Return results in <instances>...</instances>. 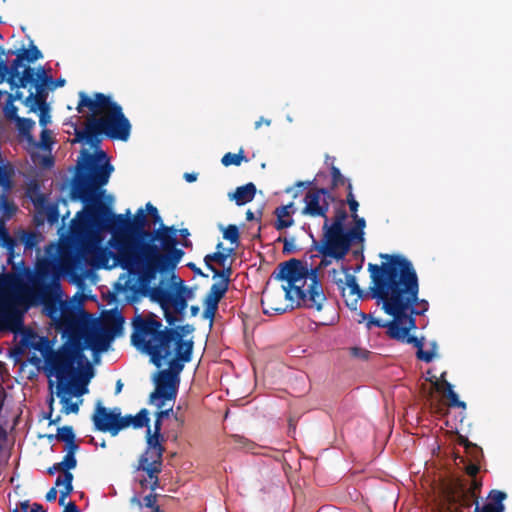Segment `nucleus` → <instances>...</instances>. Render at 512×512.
<instances>
[{
    "label": "nucleus",
    "instance_id": "1",
    "mask_svg": "<svg viewBox=\"0 0 512 512\" xmlns=\"http://www.w3.org/2000/svg\"><path fill=\"white\" fill-rule=\"evenodd\" d=\"M83 153L86 160L77 168L71 194L74 199L84 203L85 208L77 213L70 226L76 249L60 252L62 271L77 276L85 254L94 246L98 233L102 231L111 232L108 243L116 250V253H112L105 249L102 257H113L115 263L135 276L142 287H148L159 274L174 271L185 254L177 248L178 230L164 224L153 231L146 229L148 220L142 208L136 211L133 218L130 217V210L125 215L113 214L111 207L101 198L105 194L102 187L108 183L114 167L106 159L104 151L97 152V156Z\"/></svg>",
    "mask_w": 512,
    "mask_h": 512
},
{
    "label": "nucleus",
    "instance_id": "2",
    "mask_svg": "<svg viewBox=\"0 0 512 512\" xmlns=\"http://www.w3.org/2000/svg\"><path fill=\"white\" fill-rule=\"evenodd\" d=\"M384 261L378 265L369 263L371 297L381 303L385 312V304L393 302L397 297H409L410 304L399 317L414 318L423 315L429 307L428 301L419 300V281L412 262L401 254L380 253Z\"/></svg>",
    "mask_w": 512,
    "mask_h": 512
},
{
    "label": "nucleus",
    "instance_id": "3",
    "mask_svg": "<svg viewBox=\"0 0 512 512\" xmlns=\"http://www.w3.org/2000/svg\"><path fill=\"white\" fill-rule=\"evenodd\" d=\"M132 327V345L147 354L156 367L163 365L164 358L173 356L191 361L194 342L185 336L194 332L192 324L164 326L156 314L148 312L137 314L132 320Z\"/></svg>",
    "mask_w": 512,
    "mask_h": 512
},
{
    "label": "nucleus",
    "instance_id": "4",
    "mask_svg": "<svg viewBox=\"0 0 512 512\" xmlns=\"http://www.w3.org/2000/svg\"><path fill=\"white\" fill-rule=\"evenodd\" d=\"M84 108L91 111L85 128L75 130L76 141L85 142L96 147L101 142V135L126 142L131 134V124L123 113L122 107L110 96L97 92L93 98L85 92H79L77 111L83 113Z\"/></svg>",
    "mask_w": 512,
    "mask_h": 512
},
{
    "label": "nucleus",
    "instance_id": "5",
    "mask_svg": "<svg viewBox=\"0 0 512 512\" xmlns=\"http://www.w3.org/2000/svg\"><path fill=\"white\" fill-rule=\"evenodd\" d=\"M276 280L286 281L284 297L296 302L298 307L322 310L326 301L323 286L317 277V270H309L301 260L291 258L278 264L272 273Z\"/></svg>",
    "mask_w": 512,
    "mask_h": 512
},
{
    "label": "nucleus",
    "instance_id": "6",
    "mask_svg": "<svg viewBox=\"0 0 512 512\" xmlns=\"http://www.w3.org/2000/svg\"><path fill=\"white\" fill-rule=\"evenodd\" d=\"M6 265L0 263V332L20 333V345L31 349L38 334L24 327V304L19 279L12 273H4Z\"/></svg>",
    "mask_w": 512,
    "mask_h": 512
},
{
    "label": "nucleus",
    "instance_id": "7",
    "mask_svg": "<svg viewBox=\"0 0 512 512\" xmlns=\"http://www.w3.org/2000/svg\"><path fill=\"white\" fill-rule=\"evenodd\" d=\"M480 470L479 462H471L465 467L470 480L451 479L442 483L441 498L443 506L450 512H464L470 510L474 502L480 498L482 479L477 478Z\"/></svg>",
    "mask_w": 512,
    "mask_h": 512
},
{
    "label": "nucleus",
    "instance_id": "8",
    "mask_svg": "<svg viewBox=\"0 0 512 512\" xmlns=\"http://www.w3.org/2000/svg\"><path fill=\"white\" fill-rule=\"evenodd\" d=\"M83 347L61 344L47 358L45 370L48 376H55L58 383L69 378H75L86 368L91 370V364L84 354Z\"/></svg>",
    "mask_w": 512,
    "mask_h": 512
},
{
    "label": "nucleus",
    "instance_id": "9",
    "mask_svg": "<svg viewBox=\"0 0 512 512\" xmlns=\"http://www.w3.org/2000/svg\"><path fill=\"white\" fill-rule=\"evenodd\" d=\"M91 418L95 430L110 433L111 436L118 435L121 430L130 426L139 429L150 424L149 413L145 408L141 409L135 416L130 414L122 416L119 407L108 409L102 405L101 401L96 403Z\"/></svg>",
    "mask_w": 512,
    "mask_h": 512
},
{
    "label": "nucleus",
    "instance_id": "10",
    "mask_svg": "<svg viewBox=\"0 0 512 512\" xmlns=\"http://www.w3.org/2000/svg\"><path fill=\"white\" fill-rule=\"evenodd\" d=\"M334 203L336 204L334 207V216L330 219L326 214L322 226V235L330 238L332 242L342 241L345 243L348 242L351 245L362 244L365 240L364 230L366 220L358 219L357 225L354 224L352 227L346 229L345 221L348 218V214L345 209V201L336 198Z\"/></svg>",
    "mask_w": 512,
    "mask_h": 512
},
{
    "label": "nucleus",
    "instance_id": "11",
    "mask_svg": "<svg viewBox=\"0 0 512 512\" xmlns=\"http://www.w3.org/2000/svg\"><path fill=\"white\" fill-rule=\"evenodd\" d=\"M153 299L157 301L163 310L164 318L169 326L182 322L185 318V310L188 300L192 297V290L182 282L176 289L155 288Z\"/></svg>",
    "mask_w": 512,
    "mask_h": 512
},
{
    "label": "nucleus",
    "instance_id": "12",
    "mask_svg": "<svg viewBox=\"0 0 512 512\" xmlns=\"http://www.w3.org/2000/svg\"><path fill=\"white\" fill-rule=\"evenodd\" d=\"M189 361L179 360L178 357L163 359V364L168 365L167 369L161 370L156 379V389L150 394V402L155 403L157 408H162L163 400H174L177 396L179 374Z\"/></svg>",
    "mask_w": 512,
    "mask_h": 512
},
{
    "label": "nucleus",
    "instance_id": "13",
    "mask_svg": "<svg viewBox=\"0 0 512 512\" xmlns=\"http://www.w3.org/2000/svg\"><path fill=\"white\" fill-rule=\"evenodd\" d=\"M410 298L407 296L397 297L393 302L385 304V313L393 317L391 327V339L400 341L402 343L412 344L418 349L423 347V338H417L416 336L410 335L411 330H415L416 320L415 318H404L399 317L403 310L407 309L410 304Z\"/></svg>",
    "mask_w": 512,
    "mask_h": 512
},
{
    "label": "nucleus",
    "instance_id": "14",
    "mask_svg": "<svg viewBox=\"0 0 512 512\" xmlns=\"http://www.w3.org/2000/svg\"><path fill=\"white\" fill-rule=\"evenodd\" d=\"M43 235L35 230L18 228L10 234L7 228L0 224V246L6 250V264H14V259L20 257V252L16 251L19 245L24 246V252H32L39 249V244L43 241Z\"/></svg>",
    "mask_w": 512,
    "mask_h": 512
},
{
    "label": "nucleus",
    "instance_id": "15",
    "mask_svg": "<svg viewBox=\"0 0 512 512\" xmlns=\"http://www.w3.org/2000/svg\"><path fill=\"white\" fill-rule=\"evenodd\" d=\"M57 292H61L59 277L55 273V266L49 260L39 261L31 279L29 296L34 302H39Z\"/></svg>",
    "mask_w": 512,
    "mask_h": 512
},
{
    "label": "nucleus",
    "instance_id": "16",
    "mask_svg": "<svg viewBox=\"0 0 512 512\" xmlns=\"http://www.w3.org/2000/svg\"><path fill=\"white\" fill-rule=\"evenodd\" d=\"M349 270V267L342 266V273L344 274V277H342L341 273L336 269H332L330 271V275L332 277V282L336 284L338 289L341 291V295L344 298L346 306L350 310L356 311L358 300L363 298L364 292L358 285L356 277L350 274Z\"/></svg>",
    "mask_w": 512,
    "mask_h": 512
},
{
    "label": "nucleus",
    "instance_id": "17",
    "mask_svg": "<svg viewBox=\"0 0 512 512\" xmlns=\"http://www.w3.org/2000/svg\"><path fill=\"white\" fill-rule=\"evenodd\" d=\"M314 249L322 256L319 265L311 270H317V277L321 269L326 268L332 260L340 261L349 253L352 245L342 241L332 242L330 238L323 236L319 241L313 240Z\"/></svg>",
    "mask_w": 512,
    "mask_h": 512
},
{
    "label": "nucleus",
    "instance_id": "18",
    "mask_svg": "<svg viewBox=\"0 0 512 512\" xmlns=\"http://www.w3.org/2000/svg\"><path fill=\"white\" fill-rule=\"evenodd\" d=\"M336 201V197L328 188H311L304 197L305 206L302 214L310 217L326 218L331 203Z\"/></svg>",
    "mask_w": 512,
    "mask_h": 512
},
{
    "label": "nucleus",
    "instance_id": "19",
    "mask_svg": "<svg viewBox=\"0 0 512 512\" xmlns=\"http://www.w3.org/2000/svg\"><path fill=\"white\" fill-rule=\"evenodd\" d=\"M61 292L39 301L46 315L54 322L56 329L77 319L79 316L72 306L60 300Z\"/></svg>",
    "mask_w": 512,
    "mask_h": 512
},
{
    "label": "nucleus",
    "instance_id": "20",
    "mask_svg": "<svg viewBox=\"0 0 512 512\" xmlns=\"http://www.w3.org/2000/svg\"><path fill=\"white\" fill-rule=\"evenodd\" d=\"M5 55H9L8 51L6 52L3 46H0V83L3 81H7L11 88H26L29 81L32 79L33 68L29 65L24 66L22 71V75L13 74L12 63L10 65L7 64Z\"/></svg>",
    "mask_w": 512,
    "mask_h": 512
},
{
    "label": "nucleus",
    "instance_id": "21",
    "mask_svg": "<svg viewBox=\"0 0 512 512\" xmlns=\"http://www.w3.org/2000/svg\"><path fill=\"white\" fill-rule=\"evenodd\" d=\"M163 460L139 458L138 464L135 468L138 472H143L144 475L139 479V484L142 489H150L155 491L159 485V474L162 471Z\"/></svg>",
    "mask_w": 512,
    "mask_h": 512
},
{
    "label": "nucleus",
    "instance_id": "22",
    "mask_svg": "<svg viewBox=\"0 0 512 512\" xmlns=\"http://www.w3.org/2000/svg\"><path fill=\"white\" fill-rule=\"evenodd\" d=\"M15 174L16 171L14 165L9 161L2 159L0 156V187L2 188L0 204L9 213L16 210V206L13 202L8 200L6 195L14 186Z\"/></svg>",
    "mask_w": 512,
    "mask_h": 512
},
{
    "label": "nucleus",
    "instance_id": "23",
    "mask_svg": "<svg viewBox=\"0 0 512 512\" xmlns=\"http://www.w3.org/2000/svg\"><path fill=\"white\" fill-rule=\"evenodd\" d=\"M57 330L62 334V338H65V341L62 344H69L74 347H83V349H85L83 343L88 333L89 325L84 319L78 317Z\"/></svg>",
    "mask_w": 512,
    "mask_h": 512
},
{
    "label": "nucleus",
    "instance_id": "24",
    "mask_svg": "<svg viewBox=\"0 0 512 512\" xmlns=\"http://www.w3.org/2000/svg\"><path fill=\"white\" fill-rule=\"evenodd\" d=\"M93 377V368H87L80 372L75 378H69L57 384L56 394H69L71 396L81 397L88 392L87 385Z\"/></svg>",
    "mask_w": 512,
    "mask_h": 512
},
{
    "label": "nucleus",
    "instance_id": "25",
    "mask_svg": "<svg viewBox=\"0 0 512 512\" xmlns=\"http://www.w3.org/2000/svg\"><path fill=\"white\" fill-rule=\"evenodd\" d=\"M228 291L227 283L225 281H217L213 283L204 297L203 305V318L210 320V325L213 323V319L218 310V305L221 299L225 296Z\"/></svg>",
    "mask_w": 512,
    "mask_h": 512
},
{
    "label": "nucleus",
    "instance_id": "26",
    "mask_svg": "<svg viewBox=\"0 0 512 512\" xmlns=\"http://www.w3.org/2000/svg\"><path fill=\"white\" fill-rule=\"evenodd\" d=\"M113 339L112 335L101 327L97 329L89 327L83 346H85V350L90 349L95 353L105 352L108 350Z\"/></svg>",
    "mask_w": 512,
    "mask_h": 512
},
{
    "label": "nucleus",
    "instance_id": "27",
    "mask_svg": "<svg viewBox=\"0 0 512 512\" xmlns=\"http://www.w3.org/2000/svg\"><path fill=\"white\" fill-rule=\"evenodd\" d=\"M8 54L16 55V58L12 61V70L15 75H22L20 68L23 67V62L34 63L35 61L42 59L43 54L36 45L31 41L28 49L21 48L16 51L8 50Z\"/></svg>",
    "mask_w": 512,
    "mask_h": 512
},
{
    "label": "nucleus",
    "instance_id": "28",
    "mask_svg": "<svg viewBox=\"0 0 512 512\" xmlns=\"http://www.w3.org/2000/svg\"><path fill=\"white\" fill-rule=\"evenodd\" d=\"M147 427V447L145 451L140 455L139 458H148V459H156L163 460V453L165 451L164 446L161 441L163 440V436L161 434L151 433L150 425Z\"/></svg>",
    "mask_w": 512,
    "mask_h": 512
},
{
    "label": "nucleus",
    "instance_id": "29",
    "mask_svg": "<svg viewBox=\"0 0 512 512\" xmlns=\"http://www.w3.org/2000/svg\"><path fill=\"white\" fill-rule=\"evenodd\" d=\"M46 86V81L36 83L33 85L35 92L30 89L28 96L24 98L23 104L29 108L30 112H37L40 106L48 105Z\"/></svg>",
    "mask_w": 512,
    "mask_h": 512
},
{
    "label": "nucleus",
    "instance_id": "30",
    "mask_svg": "<svg viewBox=\"0 0 512 512\" xmlns=\"http://www.w3.org/2000/svg\"><path fill=\"white\" fill-rule=\"evenodd\" d=\"M124 317L117 310L107 312L101 321V328L111 334L113 338L123 331Z\"/></svg>",
    "mask_w": 512,
    "mask_h": 512
},
{
    "label": "nucleus",
    "instance_id": "31",
    "mask_svg": "<svg viewBox=\"0 0 512 512\" xmlns=\"http://www.w3.org/2000/svg\"><path fill=\"white\" fill-rule=\"evenodd\" d=\"M295 212L294 203L290 202L287 205L279 206L275 209L274 214L276 221L274 227L276 230L281 231L294 225L292 214Z\"/></svg>",
    "mask_w": 512,
    "mask_h": 512
},
{
    "label": "nucleus",
    "instance_id": "32",
    "mask_svg": "<svg viewBox=\"0 0 512 512\" xmlns=\"http://www.w3.org/2000/svg\"><path fill=\"white\" fill-rule=\"evenodd\" d=\"M282 296V292L273 293L268 290H264L261 299V306L263 308V312L266 314H281L285 312L286 307L276 303V299L281 300Z\"/></svg>",
    "mask_w": 512,
    "mask_h": 512
},
{
    "label": "nucleus",
    "instance_id": "33",
    "mask_svg": "<svg viewBox=\"0 0 512 512\" xmlns=\"http://www.w3.org/2000/svg\"><path fill=\"white\" fill-rule=\"evenodd\" d=\"M256 191L255 184L249 182L243 186L237 187L233 194H229V197L234 200L238 206H242L254 199Z\"/></svg>",
    "mask_w": 512,
    "mask_h": 512
},
{
    "label": "nucleus",
    "instance_id": "34",
    "mask_svg": "<svg viewBox=\"0 0 512 512\" xmlns=\"http://www.w3.org/2000/svg\"><path fill=\"white\" fill-rule=\"evenodd\" d=\"M73 478L72 473H65V475H59L55 481L56 487L64 486V488L60 490L59 505L61 506L65 507V500L73 491Z\"/></svg>",
    "mask_w": 512,
    "mask_h": 512
},
{
    "label": "nucleus",
    "instance_id": "35",
    "mask_svg": "<svg viewBox=\"0 0 512 512\" xmlns=\"http://www.w3.org/2000/svg\"><path fill=\"white\" fill-rule=\"evenodd\" d=\"M24 100L23 92L17 90L14 94H7V101L4 107L5 117L9 120L16 121L18 116V108L14 105V101Z\"/></svg>",
    "mask_w": 512,
    "mask_h": 512
},
{
    "label": "nucleus",
    "instance_id": "36",
    "mask_svg": "<svg viewBox=\"0 0 512 512\" xmlns=\"http://www.w3.org/2000/svg\"><path fill=\"white\" fill-rule=\"evenodd\" d=\"M31 349L40 352L45 364L47 363V358L55 351L53 343L47 336H38L35 342H33Z\"/></svg>",
    "mask_w": 512,
    "mask_h": 512
},
{
    "label": "nucleus",
    "instance_id": "37",
    "mask_svg": "<svg viewBox=\"0 0 512 512\" xmlns=\"http://www.w3.org/2000/svg\"><path fill=\"white\" fill-rule=\"evenodd\" d=\"M57 396L60 398V403L62 404V413L68 415L70 413L77 414L79 412V405L83 402L82 399L78 402H72L71 395L69 394H61Z\"/></svg>",
    "mask_w": 512,
    "mask_h": 512
},
{
    "label": "nucleus",
    "instance_id": "38",
    "mask_svg": "<svg viewBox=\"0 0 512 512\" xmlns=\"http://www.w3.org/2000/svg\"><path fill=\"white\" fill-rule=\"evenodd\" d=\"M15 122H16V126H17L19 134L21 136L27 138L28 140H31L32 139L31 131L35 126L34 120H32L30 118L20 117V118H17V120Z\"/></svg>",
    "mask_w": 512,
    "mask_h": 512
},
{
    "label": "nucleus",
    "instance_id": "39",
    "mask_svg": "<svg viewBox=\"0 0 512 512\" xmlns=\"http://www.w3.org/2000/svg\"><path fill=\"white\" fill-rule=\"evenodd\" d=\"M243 161H248V159L244 155V150L241 148L238 153H226L222 159L221 163L228 167L230 165L239 166Z\"/></svg>",
    "mask_w": 512,
    "mask_h": 512
},
{
    "label": "nucleus",
    "instance_id": "40",
    "mask_svg": "<svg viewBox=\"0 0 512 512\" xmlns=\"http://www.w3.org/2000/svg\"><path fill=\"white\" fill-rule=\"evenodd\" d=\"M507 495L505 492L500 490H491L489 492L488 498L490 499V502L486 503L487 505H492L493 507H496V509H499L500 512H504L505 507L502 503L504 499H506Z\"/></svg>",
    "mask_w": 512,
    "mask_h": 512
},
{
    "label": "nucleus",
    "instance_id": "41",
    "mask_svg": "<svg viewBox=\"0 0 512 512\" xmlns=\"http://www.w3.org/2000/svg\"><path fill=\"white\" fill-rule=\"evenodd\" d=\"M330 173L332 180L331 186L328 189H330L332 193L337 187L345 185L348 179L342 175L340 169L336 166H331Z\"/></svg>",
    "mask_w": 512,
    "mask_h": 512
},
{
    "label": "nucleus",
    "instance_id": "42",
    "mask_svg": "<svg viewBox=\"0 0 512 512\" xmlns=\"http://www.w3.org/2000/svg\"><path fill=\"white\" fill-rule=\"evenodd\" d=\"M56 440L67 443L74 439H76L74 429L70 425H65L63 427H59L57 429V433L55 434Z\"/></svg>",
    "mask_w": 512,
    "mask_h": 512
},
{
    "label": "nucleus",
    "instance_id": "43",
    "mask_svg": "<svg viewBox=\"0 0 512 512\" xmlns=\"http://www.w3.org/2000/svg\"><path fill=\"white\" fill-rule=\"evenodd\" d=\"M373 326L380 328H387V335L391 338V327L392 320L383 321L381 319L374 318L372 314L369 315L368 321L366 322V327L370 330Z\"/></svg>",
    "mask_w": 512,
    "mask_h": 512
},
{
    "label": "nucleus",
    "instance_id": "44",
    "mask_svg": "<svg viewBox=\"0 0 512 512\" xmlns=\"http://www.w3.org/2000/svg\"><path fill=\"white\" fill-rule=\"evenodd\" d=\"M44 81H46V85H48V83L52 82V77L46 74L45 69L42 66H40L37 71L33 68L32 79L28 84L35 85L36 83Z\"/></svg>",
    "mask_w": 512,
    "mask_h": 512
},
{
    "label": "nucleus",
    "instance_id": "45",
    "mask_svg": "<svg viewBox=\"0 0 512 512\" xmlns=\"http://www.w3.org/2000/svg\"><path fill=\"white\" fill-rule=\"evenodd\" d=\"M43 212L45 214L46 220L51 225L55 224L59 220V211L56 205L47 204L43 206Z\"/></svg>",
    "mask_w": 512,
    "mask_h": 512
},
{
    "label": "nucleus",
    "instance_id": "46",
    "mask_svg": "<svg viewBox=\"0 0 512 512\" xmlns=\"http://www.w3.org/2000/svg\"><path fill=\"white\" fill-rule=\"evenodd\" d=\"M224 239L230 241L232 244L238 245L239 243V230L236 225L230 224L223 231Z\"/></svg>",
    "mask_w": 512,
    "mask_h": 512
},
{
    "label": "nucleus",
    "instance_id": "47",
    "mask_svg": "<svg viewBox=\"0 0 512 512\" xmlns=\"http://www.w3.org/2000/svg\"><path fill=\"white\" fill-rule=\"evenodd\" d=\"M232 267H224L222 270H218L217 268L213 271V279L219 278V281H225L227 283V287L229 288L230 276L232 275Z\"/></svg>",
    "mask_w": 512,
    "mask_h": 512
},
{
    "label": "nucleus",
    "instance_id": "48",
    "mask_svg": "<svg viewBox=\"0 0 512 512\" xmlns=\"http://www.w3.org/2000/svg\"><path fill=\"white\" fill-rule=\"evenodd\" d=\"M60 463L61 466L64 468V474L71 473L70 470L74 469L77 466L76 457L70 454H66Z\"/></svg>",
    "mask_w": 512,
    "mask_h": 512
},
{
    "label": "nucleus",
    "instance_id": "49",
    "mask_svg": "<svg viewBox=\"0 0 512 512\" xmlns=\"http://www.w3.org/2000/svg\"><path fill=\"white\" fill-rule=\"evenodd\" d=\"M37 111H39V124L45 128L51 122L49 106H40Z\"/></svg>",
    "mask_w": 512,
    "mask_h": 512
},
{
    "label": "nucleus",
    "instance_id": "50",
    "mask_svg": "<svg viewBox=\"0 0 512 512\" xmlns=\"http://www.w3.org/2000/svg\"><path fill=\"white\" fill-rule=\"evenodd\" d=\"M20 508L22 512H46V510L41 504L34 503L32 505H29L28 501L21 502Z\"/></svg>",
    "mask_w": 512,
    "mask_h": 512
},
{
    "label": "nucleus",
    "instance_id": "51",
    "mask_svg": "<svg viewBox=\"0 0 512 512\" xmlns=\"http://www.w3.org/2000/svg\"><path fill=\"white\" fill-rule=\"evenodd\" d=\"M160 495L155 493L154 491H151L148 495H146L143 499V506L147 508H152L157 506V500Z\"/></svg>",
    "mask_w": 512,
    "mask_h": 512
},
{
    "label": "nucleus",
    "instance_id": "52",
    "mask_svg": "<svg viewBox=\"0 0 512 512\" xmlns=\"http://www.w3.org/2000/svg\"><path fill=\"white\" fill-rule=\"evenodd\" d=\"M466 453L470 456L473 462H480V460L483 458V451L476 444L473 445V448H471L470 451H466Z\"/></svg>",
    "mask_w": 512,
    "mask_h": 512
},
{
    "label": "nucleus",
    "instance_id": "53",
    "mask_svg": "<svg viewBox=\"0 0 512 512\" xmlns=\"http://www.w3.org/2000/svg\"><path fill=\"white\" fill-rule=\"evenodd\" d=\"M346 204L349 206V210L351 212V217L353 219L354 224L357 225L358 219H364L363 217H360L357 213L358 208H359V202L356 200V201L348 202Z\"/></svg>",
    "mask_w": 512,
    "mask_h": 512
},
{
    "label": "nucleus",
    "instance_id": "54",
    "mask_svg": "<svg viewBox=\"0 0 512 512\" xmlns=\"http://www.w3.org/2000/svg\"><path fill=\"white\" fill-rule=\"evenodd\" d=\"M416 356L419 360L429 363L434 358V353L432 351H424L423 347L417 350Z\"/></svg>",
    "mask_w": 512,
    "mask_h": 512
},
{
    "label": "nucleus",
    "instance_id": "55",
    "mask_svg": "<svg viewBox=\"0 0 512 512\" xmlns=\"http://www.w3.org/2000/svg\"><path fill=\"white\" fill-rule=\"evenodd\" d=\"M447 398L451 407L456 406V404L460 401L451 384H447Z\"/></svg>",
    "mask_w": 512,
    "mask_h": 512
},
{
    "label": "nucleus",
    "instance_id": "56",
    "mask_svg": "<svg viewBox=\"0 0 512 512\" xmlns=\"http://www.w3.org/2000/svg\"><path fill=\"white\" fill-rule=\"evenodd\" d=\"M297 250L295 245V238L291 237L288 241H285V244L283 246V253L288 255L292 254Z\"/></svg>",
    "mask_w": 512,
    "mask_h": 512
},
{
    "label": "nucleus",
    "instance_id": "57",
    "mask_svg": "<svg viewBox=\"0 0 512 512\" xmlns=\"http://www.w3.org/2000/svg\"><path fill=\"white\" fill-rule=\"evenodd\" d=\"M146 210L151 215V217L153 218V221L155 223L161 221V217H160V215L158 213L157 208L155 206H153L150 202H148L146 204Z\"/></svg>",
    "mask_w": 512,
    "mask_h": 512
},
{
    "label": "nucleus",
    "instance_id": "58",
    "mask_svg": "<svg viewBox=\"0 0 512 512\" xmlns=\"http://www.w3.org/2000/svg\"><path fill=\"white\" fill-rule=\"evenodd\" d=\"M351 354L354 357L367 359L370 354V351L363 349V348H359V347H353V348H351Z\"/></svg>",
    "mask_w": 512,
    "mask_h": 512
},
{
    "label": "nucleus",
    "instance_id": "59",
    "mask_svg": "<svg viewBox=\"0 0 512 512\" xmlns=\"http://www.w3.org/2000/svg\"><path fill=\"white\" fill-rule=\"evenodd\" d=\"M79 450V445L76 443V439L65 443L66 454L74 455Z\"/></svg>",
    "mask_w": 512,
    "mask_h": 512
},
{
    "label": "nucleus",
    "instance_id": "60",
    "mask_svg": "<svg viewBox=\"0 0 512 512\" xmlns=\"http://www.w3.org/2000/svg\"><path fill=\"white\" fill-rule=\"evenodd\" d=\"M216 256H217V251L212 253V254H207L205 257H204V262H205V265L206 267L210 270V271H214L216 268L214 267V265L212 264V262H215L216 260Z\"/></svg>",
    "mask_w": 512,
    "mask_h": 512
},
{
    "label": "nucleus",
    "instance_id": "61",
    "mask_svg": "<svg viewBox=\"0 0 512 512\" xmlns=\"http://www.w3.org/2000/svg\"><path fill=\"white\" fill-rule=\"evenodd\" d=\"M458 444H459V445H461V446H463V447L465 448V450H466V451H470V450H471V448H473V445H474V443L470 442V441L468 440V438H466V437H464V436H462V435H460V436L458 437Z\"/></svg>",
    "mask_w": 512,
    "mask_h": 512
},
{
    "label": "nucleus",
    "instance_id": "62",
    "mask_svg": "<svg viewBox=\"0 0 512 512\" xmlns=\"http://www.w3.org/2000/svg\"><path fill=\"white\" fill-rule=\"evenodd\" d=\"M227 259H228V254L227 253H224L222 251H217V256H216L215 262L218 265L224 267Z\"/></svg>",
    "mask_w": 512,
    "mask_h": 512
},
{
    "label": "nucleus",
    "instance_id": "63",
    "mask_svg": "<svg viewBox=\"0 0 512 512\" xmlns=\"http://www.w3.org/2000/svg\"><path fill=\"white\" fill-rule=\"evenodd\" d=\"M46 220V217H45V214L43 212V208L41 210L38 211V213L34 216V223L37 225V226H40L44 223V221Z\"/></svg>",
    "mask_w": 512,
    "mask_h": 512
},
{
    "label": "nucleus",
    "instance_id": "64",
    "mask_svg": "<svg viewBox=\"0 0 512 512\" xmlns=\"http://www.w3.org/2000/svg\"><path fill=\"white\" fill-rule=\"evenodd\" d=\"M62 512H80V510L78 509L75 502L70 501L65 505L64 510Z\"/></svg>",
    "mask_w": 512,
    "mask_h": 512
}]
</instances>
